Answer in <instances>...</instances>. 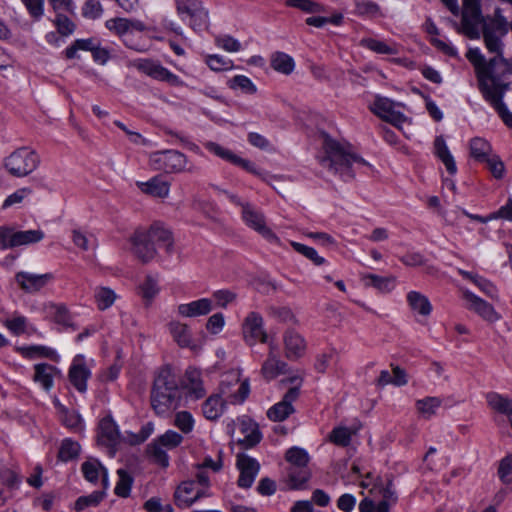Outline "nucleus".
<instances>
[{
  "instance_id": "f257e3e1",
  "label": "nucleus",
  "mask_w": 512,
  "mask_h": 512,
  "mask_svg": "<svg viewBox=\"0 0 512 512\" xmlns=\"http://www.w3.org/2000/svg\"><path fill=\"white\" fill-rule=\"evenodd\" d=\"M466 57L475 68L479 89L484 98L495 108L503 122L512 127V114L502 101L506 85L501 81L506 73H512V66L502 55H495L486 61L477 48L469 49Z\"/></svg>"
},
{
  "instance_id": "f03ea898",
  "label": "nucleus",
  "mask_w": 512,
  "mask_h": 512,
  "mask_svg": "<svg viewBox=\"0 0 512 512\" xmlns=\"http://www.w3.org/2000/svg\"><path fill=\"white\" fill-rule=\"evenodd\" d=\"M462 2L461 23L454 22L457 32L469 39H479L482 32L489 52L502 55V43L496 35L495 29L486 24L480 0H463Z\"/></svg>"
},
{
  "instance_id": "7ed1b4c3",
  "label": "nucleus",
  "mask_w": 512,
  "mask_h": 512,
  "mask_svg": "<svg viewBox=\"0 0 512 512\" xmlns=\"http://www.w3.org/2000/svg\"><path fill=\"white\" fill-rule=\"evenodd\" d=\"M132 254L142 263L147 264L158 255L156 245L163 247L168 255L173 253L174 239L172 232L161 223H154L148 230L136 229L129 237Z\"/></svg>"
},
{
  "instance_id": "20e7f679",
  "label": "nucleus",
  "mask_w": 512,
  "mask_h": 512,
  "mask_svg": "<svg viewBox=\"0 0 512 512\" xmlns=\"http://www.w3.org/2000/svg\"><path fill=\"white\" fill-rule=\"evenodd\" d=\"M179 377L170 365L159 368L155 373L151 389V406L159 416L176 409L181 400Z\"/></svg>"
},
{
  "instance_id": "39448f33",
  "label": "nucleus",
  "mask_w": 512,
  "mask_h": 512,
  "mask_svg": "<svg viewBox=\"0 0 512 512\" xmlns=\"http://www.w3.org/2000/svg\"><path fill=\"white\" fill-rule=\"evenodd\" d=\"M325 155L319 158L322 167L338 174L344 181L354 179L353 166L366 165V161L350 151V146L332 139L326 132H321Z\"/></svg>"
},
{
  "instance_id": "423d86ee",
  "label": "nucleus",
  "mask_w": 512,
  "mask_h": 512,
  "mask_svg": "<svg viewBox=\"0 0 512 512\" xmlns=\"http://www.w3.org/2000/svg\"><path fill=\"white\" fill-rule=\"evenodd\" d=\"M175 10L181 21L195 32L208 30L209 10L202 0H175Z\"/></svg>"
},
{
  "instance_id": "0eeeda50",
  "label": "nucleus",
  "mask_w": 512,
  "mask_h": 512,
  "mask_svg": "<svg viewBox=\"0 0 512 512\" xmlns=\"http://www.w3.org/2000/svg\"><path fill=\"white\" fill-rule=\"evenodd\" d=\"M39 164L40 156L27 146L17 148L3 160V166L8 173L18 178L28 176L38 168Z\"/></svg>"
},
{
  "instance_id": "6e6552de",
  "label": "nucleus",
  "mask_w": 512,
  "mask_h": 512,
  "mask_svg": "<svg viewBox=\"0 0 512 512\" xmlns=\"http://www.w3.org/2000/svg\"><path fill=\"white\" fill-rule=\"evenodd\" d=\"M150 163L155 170L166 173H178L182 171L194 172V166H187L186 156L177 150H165L153 153L150 156Z\"/></svg>"
},
{
  "instance_id": "1a4fd4ad",
  "label": "nucleus",
  "mask_w": 512,
  "mask_h": 512,
  "mask_svg": "<svg viewBox=\"0 0 512 512\" xmlns=\"http://www.w3.org/2000/svg\"><path fill=\"white\" fill-rule=\"evenodd\" d=\"M183 441V436L173 430H168L147 446V453L154 463L168 467L169 457L165 449H174Z\"/></svg>"
},
{
  "instance_id": "9d476101",
  "label": "nucleus",
  "mask_w": 512,
  "mask_h": 512,
  "mask_svg": "<svg viewBox=\"0 0 512 512\" xmlns=\"http://www.w3.org/2000/svg\"><path fill=\"white\" fill-rule=\"evenodd\" d=\"M44 238L42 230L13 231V228L0 227V249L6 250L21 245L33 244Z\"/></svg>"
},
{
  "instance_id": "9b49d317",
  "label": "nucleus",
  "mask_w": 512,
  "mask_h": 512,
  "mask_svg": "<svg viewBox=\"0 0 512 512\" xmlns=\"http://www.w3.org/2000/svg\"><path fill=\"white\" fill-rule=\"evenodd\" d=\"M289 382L296 384V386L290 388L284 395L283 399L267 411V417L272 421H284L295 411L292 403L299 396V386L302 383V379L294 376L289 378Z\"/></svg>"
},
{
  "instance_id": "f8f14e48",
  "label": "nucleus",
  "mask_w": 512,
  "mask_h": 512,
  "mask_svg": "<svg viewBox=\"0 0 512 512\" xmlns=\"http://www.w3.org/2000/svg\"><path fill=\"white\" fill-rule=\"evenodd\" d=\"M131 66L155 80L164 81L173 86L181 84V80L177 75L170 72L157 61L151 59H137L131 62Z\"/></svg>"
},
{
  "instance_id": "ddd939ff",
  "label": "nucleus",
  "mask_w": 512,
  "mask_h": 512,
  "mask_svg": "<svg viewBox=\"0 0 512 512\" xmlns=\"http://www.w3.org/2000/svg\"><path fill=\"white\" fill-rule=\"evenodd\" d=\"M236 467L240 472L238 486L244 489L250 488L260 471L259 462L245 453H238Z\"/></svg>"
},
{
  "instance_id": "4468645a",
  "label": "nucleus",
  "mask_w": 512,
  "mask_h": 512,
  "mask_svg": "<svg viewBox=\"0 0 512 512\" xmlns=\"http://www.w3.org/2000/svg\"><path fill=\"white\" fill-rule=\"evenodd\" d=\"M250 386L248 380L240 382L238 376L234 375L232 380H222L220 383V396L225 397L231 404L242 403L249 395Z\"/></svg>"
},
{
  "instance_id": "2eb2a0df",
  "label": "nucleus",
  "mask_w": 512,
  "mask_h": 512,
  "mask_svg": "<svg viewBox=\"0 0 512 512\" xmlns=\"http://www.w3.org/2000/svg\"><path fill=\"white\" fill-rule=\"evenodd\" d=\"M243 336L245 342L253 346L257 341L267 342V333L263 329V318L257 312H250L245 318L243 325Z\"/></svg>"
},
{
  "instance_id": "dca6fc26",
  "label": "nucleus",
  "mask_w": 512,
  "mask_h": 512,
  "mask_svg": "<svg viewBox=\"0 0 512 512\" xmlns=\"http://www.w3.org/2000/svg\"><path fill=\"white\" fill-rule=\"evenodd\" d=\"M242 217L245 223L269 241H277V236L265 225L264 215L251 204L243 205Z\"/></svg>"
},
{
  "instance_id": "f3484780",
  "label": "nucleus",
  "mask_w": 512,
  "mask_h": 512,
  "mask_svg": "<svg viewBox=\"0 0 512 512\" xmlns=\"http://www.w3.org/2000/svg\"><path fill=\"white\" fill-rule=\"evenodd\" d=\"M462 295L463 299L466 301L467 309L474 311L484 320L489 322H495L499 319V315L491 304L487 303L469 290H462Z\"/></svg>"
},
{
  "instance_id": "a211bd4d",
  "label": "nucleus",
  "mask_w": 512,
  "mask_h": 512,
  "mask_svg": "<svg viewBox=\"0 0 512 512\" xmlns=\"http://www.w3.org/2000/svg\"><path fill=\"white\" fill-rule=\"evenodd\" d=\"M205 148L207 150H209L210 152H212L213 154L217 155L218 157H220L234 165L240 166L252 174H255L258 176L261 175V173L255 168V166L252 162L239 157L238 155L234 154L231 150L226 149L215 142H206Z\"/></svg>"
},
{
  "instance_id": "6ab92c4d",
  "label": "nucleus",
  "mask_w": 512,
  "mask_h": 512,
  "mask_svg": "<svg viewBox=\"0 0 512 512\" xmlns=\"http://www.w3.org/2000/svg\"><path fill=\"white\" fill-rule=\"evenodd\" d=\"M372 111L393 125H398L406 120L403 113L394 109V102L388 98L378 97L373 104Z\"/></svg>"
},
{
  "instance_id": "aec40b11",
  "label": "nucleus",
  "mask_w": 512,
  "mask_h": 512,
  "mask_svg": "<svg viewBox=\"0 0 512 512\" xmlns=\"http://www.w3.org/2000/svg\"><path fill=\"white\" fill-rule=\"evenodd\" d=\"M285 356L289 360L301 358L306 350L305 339L295 330L288 329L283 335Z\"/></svg>"
},
{
  "instance_id": "412c9836",
  "label": "nucleus",
  "mask_w": 512,
  "mask_h": 512,
  "mask_svg": "<svg viewBox=\"0 0 512 512\" xmlns=\"http://www.w3.org/2000/svg\"><path fill=\"white\" fill-rule=\"evenodd\" d=\"M90 375V370L84 363V356L77 355L69 369L70 382L79 392L84 393L87 390V380Z\"/></svg>"
},
{
  "instance_id": "4be33fe9",
  "label": "nucleus",
  "mask_w": 512,
  "mask_h": 512,
  "mask_svg": "<svg viewBox=\"0 0 512 512\" xmlns=\"http://www.w3.org/2000/svg\"><path fill=\"white\" fill-rule=\"evenodd\" d=\"M53 275L51 273L45 274H33L28 272H18L15 276L16 282L19 286L27 292H37L43 288L49 281H51Z\"/></svg>"
},
{
  "instance_id": "5701e85b",
  "label": "nucleus",
  "mask_w": 512,
  "mask_h": 512,
  "mask_svg": "<svg viewBox=\"0 0 512 512\" xmlns=\"http://www.w3.org/2000/svg\"><path fill=\"white\" fill-rule=\"evenodd\" d=\"M240 431L243 434V438H240L238 443L245 449L254 447L262 439L258 424L249 418L241 420Z\"/></svg>"
},
{
  "instance_id": "b1692460",
  "label": "nucleus",
  "mask_w": 512,
  "mask_h": 512,
  "mask_svg": "<svg viewBox=\"0 0 512 512\" xmlns=\"http://www.w3.org/2000/svg\"><path fill=\"white\" fill-rule=\"evenodd\" d=\"M98 430V441L101 445L113 447L119 442L118 427L110 416L100 421Z\"/></svg>"
},
{
  "instance_id": "393cba45",
  "label": "nucleus",
  "mask_w": 512,
  "mask_h": 512,
  "mask_svg": "<svg viewBox=\"0 0 512 512\" xmlns=\"http://www.w3.org/2000/svg\"><path fill=\"white\" fill-rule=\"evenodd\" d=\"M212 308L211 299L201 298L190 303L180 304L177 311L183 317H198L209 314Z\"/></svg>"
},
{
  "instance_id": "a878e982",
  "label": "nucleus",
  "mask_w": 512,
  "mask_h": 512,
  "mask_svg": "<svg viewBox=\"0 0 512 512\" xmlns=\"http://www.w3.org/2000/svg\"><path fill=\"white\" fill-rule=\"evenodd\" d=\"M195 481H183L175 491V503L180 508L190 507L195 501L199 499V494H195Z\"/></svg>"
},
{
  "instance_id": "bb28decb",
  "label": "nucleus",
  "mask_w": 512,
  "mask_h": 512,
  "mask_svg": "<svg viewBox=\"0 0 512 512\" xmlns=\"http://www.w3.org/2000/svg\"><path fill=\"white\" fill-rule=\"evenodd\" d=\"M185 388L190 397L195 400L206 395V390L201 379V372L196 368L189 367L185 372Z\"/></svg>"
},
{
  "instance_id": "cd10ccee",
  "label": "nucleus",
  "mask_w": 512,
  "mask_h": 512,
  "mask_svg": "<svg viewBox=\"0 0 512 512\" xmlns=\"http://www.w3.org/2000/svg\"><path fill=\"white\" fill-rule=\"evenodd\" d=\"M81 470L84 478L91 483H96L101 473L103 488L104 490L108 488L109 484L107 470L104 466H102L100 461L97 459H89L82 464Z\"/></svg>"
},
{
  "instance_id": "c85d7f7f",
  "label": "nucleus",
  "mask_w": 512,
  "mask_h": 512,
  "mask_svg": "<svg viewBox=\"0 0 512 512\" xmlns=\"http://www.w3.org/2000/svg\"><path fill=\"white\" fill-rule=\"evenodd\" d=\"M59 370L48 363H39L34 366L33 380L39 383L44 390L50 391L54 384V377Z\"/></svg>"
},
{
  "instance_id": "c756f323",
  "label": "nucleus",
  "mask_w": 512,
  "mask_h": 512,
  "mask_svg": "<svg viewBox=\"0 0 512 512\" xmlns=\"http://www.w3.org/2000/svg\"><path fill=\"white\" fill-rule=\"evenodd\" d=\"M137 185L143 193L153 197L165 198L169 194L170 184L158 176L147 182H138Z\"/></svg>"
},
{
  "instance_id": "7c9ffc66",
  "label": "nucleus",
  "mask_w": 512,
  "mask_h": 512,
  "mask_svg": "<svg viewBox=\"0 0 512 512\" xmlns=\"http://www.w3.org/2000/svg\"><path fill=\"white\" fill-rule=\"evenodd\" d=\"M287 371V364L280 360L273 351L269 352L267 360L263 363L261 373L267 380L276 378Z\"/></svg>"
},
{
  "instance_id": "2f4dec72",
  "label": "nucleus",
  "mask_w": 512,
  "mask_h": 512,
  "mask_svg": "<svg viewBox=\"0 0 512 512\" xmlns=\"http://www.w3.org/2000/svg\"><path fill=\"white\" fill-rule=\"evenodd\" d=\"M225 401L219 394L211 395L202 405V412L206 419L216 420L224 412Z\"/></svg>"
},
{
  "instance_id": "473e14b6",
  "label": "nucleus",
  "mask_w": 512,
  "mask_h": 512,
  "mask_svg": "<svg viewBox=\"0 0 512 512\" xmlns=\"http://www.w3.org/2000/svg\"><path fill=\"white\" fill-rule=\"evenodd\" d=\"M486 400L494 411L506 415L508 418L512 415V399L496 392H489L486 394Z\"/></svg>"
},
{
  "instance_id": "72a5a7b5",
  "label": "nucleus",
  "mask_w": 512,
  "mask_h": 512,
  "mask_svg": "<svg viewBox=\"0 0 512 512\" xmlns=\"http://www.w3.org/2000/svg\"><path fill=\"white\" fill-rule=\"evenodd\" d=\"M360 427L338 426L329 433L328 439L337 446L347 447L351 443L352 436L357 433Z\"/></svg>"
},
{
  "instance_id": "f704fd0d",
  "label": "nucleus",
  "mask_w": 512,
  "mask_h": 512,
  "mask_svg": "<svg viewBox=\"0 0 512 512\" xmlns=\"http://www.w3.org/2000/svg\"><path fill=\"white\" fill-rule=\"evenodd\" d=\"M435 153L438 158L443 162L447 171L454 174L457 171L456 163L451 155L443 136L436 137L434 141Z\"/></svg>"
},
{
  "instance_id": "c9c22d12",
  "label": "nucleus",
  "mask_w": 512,
  "mask_h": 512,
  "mask_svg": "<svg viewBox=\"0 0 512 512\" xmlns=\"http://www.w3.org/2000/svg\"><path fill=\"white\" fill-rule=\"evenodd\" d=\"M271 67L284 75H289L295 68V62L291 56L284 52H275L270 59Z\"/></svg>"
},
{
  "instance_id": "e433bc0d",
  "label": "nucleus",
  "mask_w": 512,
  "mask_h": 512,
  "mask_svg": "<svg viewBox=\"0 0 512 512\" xmlns=\"http://www.w3.org/2000/svg\"><path fill=\"white\" fill-rule=\"evenodd\" d=\"M407 301L411 309L422 316H428L432 311L428 298L420 292L410 291L407 294Z\"/></svg>"
},
{
  "instance_id": "4c0bfd02",
  "label": "nucleus",
  "mask_w": 512,
  "mask_h": 512,
  "mask_svg": "<svg viewBox=\"0 0 512 512\" xmlns=\"http://www.w3.org/2000/svg\"><path fill=\"white\" fill-rule=\"evenodd\" d=\"M441 405L442 399L439 397H425L415 402L417 412L424 419H430L434 416Z\"/></svg>"
},
{
  "instance_id": "58836bf2",
  "label": "nucleus",
  "mask_w": 512,
  "mask_h": 512,
  "mask_svg": "<svg viewBox=\"0 0 512 512\" xmlns=\"http://www.w3.org/2000/svg\"><path fill=\"white\" fill-rule=\"evenodd\" d=\"M287 475L291 489H302L310 479L311 472L308 467H288Z\"/></svg>"
},
{
  "instance_id": "ea45409f",
  "label": "nucleus",
  "mask_w": 512,
  "mask_h": 512,
  "mask_svg": "<svg viewBox=\"0 0 512 512\" xmlns=\"http://www.w3.org/2000/svg\"><path fill=\"white\" fill-rule=\"evenodd\" d=\"M362 281L366 286H372L380 292H390L394 288L395 277H382L375 274H365L362 276Z\"/></svg>"
},
{
  "instance_id": "a19ab883",
  "label": "nucleus",
  "mask_w": 512,
  "mask_h": 512,
  "mask_svg": "<svg viewBox=\"0 0 512 512\" xmlns=\"http://www.w3.org/2000/svg\"><path fill=\"white\" fill-rule=\"evenodd\" d=\"M169 330L174 340L181 347H189L191 344V334L189 327L178 321H172L169 323Z\"/></svg>"
},
{
  "instance_id": "79ce46f5",
  "label": "nucleus",
  "mask_w": 512,
  "mask_h": 512,
  "mask_svg": "<svg viewBox=\"0 0 512 512\" xmlns=\"http://www.w3.org/2000/svg\"><path fill=\"white\" fill-rule=\"evenodd\" d=\"M458 272L464 278L473 282L481 291H483L489 297L495 298L497 296V290L495 286L487 279L462 269H459Z\"/></svg>"
},
{
  "instance_id": "37998d69",
  "label": "nucleus",
  "mask_w": 512,
  "mask_h": 512,
  "mask_svg": "<svg viewBox=\"0 0 512 512\" xmlns=\"http://www.w3.org/2000/svg\"><path fill=\"white\" fill-rule=\"evenodd\" d=\"M490 150V144L485 139L476 137L470 141L471 155L480 162H484L490 157Z\"/></svg>"
},
{
  "instance_id": "c03bdc74",
  "label": "nucleus",
  "mask_w": 512,
  "mask_h": 512,
  "mask_svg": "<svg viewBox=\"0 0 512 512\" xmlns=\"http://www.w3.org/2000/svg\"><path fill=\"white\" fill-rule=\"evenodd\" d=\"M119 477L115 486L114 492L117 496L127 498L130 495L131 487L133 484V477L124 469L117 471Z\"/></svg>"
},
{
  "instance_id": "a18cd8bd",
  "label": "nucleus",
  "mask_w": 512,
  "mask_h": 512,
  "mask_svg": "<svg viewBox=\"0 0 512 512\" xmlns=\"http://www.w3.org/2000/svg\"><path fill=\"white\" fill-rule=\"evenodd\" d=\"M361 44L378 54L395 55L398 53V49L395 45H389L384 41L373 38L363 39Z\"/></svg>"
},
{
  "instance_id": "49530a36",
  "label": "nucleus",
  "mask_w": 512,
  "mask_h": 512,
  "mask_svg": "<svg viewBox=\"0 0 512 512\" xmlns=\"http://www.w3.org/2000/svg\"><path fill=\"white\" fill-rule=\"evenodd\" d=\"M285 458L289 462V467H307L309 461L308 453L299 447L290 448Z\"/></svg>"
},
{
  "instance_id": "de8ad7c7",
  "label": "nucleus",
  "mask_w": 512,
  "mask_h": 512,
  "mask_svg": "<svg viewBox=\"0 0 512 512\" xmlns=\"http://www.w3.org/2000/svg\"><path fill=\"white\" fill-rule=\"evenodd\" d=\"M97 307L100 310H106L113 305L116 300V294L113 290L106 287H99L94 294Z\"/></svg>"
},
{
  "instance_id": "09e8293b",
  "label": "nucleus",
  "mask_w": 512,
  "mask_h": 512,
  "mask_svg": "<svg viewBox=\"0 0 512 512\" xmlns=\"http://www.w3.org/2000/svg\"><path fill=\"white\" fill-rule=\"evenodd\" d=\"M105 495L106 493L103 489L102 491H94L87 496H81L75 502V509L77 511H82L90 506L96 507L104 499Z\"/></svg>"
},
{
  "instance_id": "8fccbe9b",
  "label": "nucleus",
  "mask_w": 512,
  "mask_h": 512,
  "mask_svg": "<svg viewBox=\"0 0 512 512\" xmlns=\"http://www.w3.org/2000/svg\"><path fill=\"white\" fill-rule=\"evenodd\" d=\"M291 246L296 252L303 255L317 266L323 265L326 262L325 258L319 256L317 251L312 247L306 246L295 241L291 242Z\"/></svg>"
},
{
  "instance_id": "3c124183",
  "label": "nucleus",
  "mask_w": 512,
  "mask_h": 512,
  "mask_svg": "<svg viewBox=\"0 0 512 512\" xmlns=\"http://www.w3.org/2000/svg\"><path fill=\"white\" fill-rule=\"evenodd\" d=\"M17 351H19L24 357L33 358L35 356L53 358L55 355V351L49 347L41 346V345H33L27 347H18Z\"/></svg>"
},
{
  "instance_id": "603ef678",
  "label": "nucleus",
  "mask_w": 512,
  "mask_h": 512,
  "mask_svg": "<svg viewBox=\"0 0 512 512\" xmlns=\"http://www.w3.org/2000/svg\"><path fill=\"white\" fill-rule=\"evenodd\" d=\"M80 452V445L71 439H65L59 449L58 457L64 461H70L78 456Z\"/></svg>"
},
{
  "instance_id": "864d4df0",
  "label": "nucleus",
  "mask_w": 512,
  "mask_h": 512,
  "mask_svg": "<svg viewBox=\"0 0 512 512\" xmlns=\"http://www.w3.org/2000/svg\"><path fill=\"white\" fill-rule=\"evenodd\" d=\"M229 86L231 89H240L246 94H255L257 92L256 86L253 82L244 75H236L229 80Z\"/></svg>"
},
{
  "instance_id": "5fc2aeb1",
  "label": "nucleus",
  "mask_w": 512,
  "mask_h": 512,
  "mask_svg": "<svg viewBox=\"0 0 512 512\" xmlns=\"http://www.w3.org/2000/svg\"><path fill=\"white\" fill-rule=\"evenodd\" d=\"M174 425L184 434H188L193 430L194 419L190 412L180 411L175 415Z\"/></svg>"
},
{
  "instance_id": "6e6d98bb",
  "label": "nucleus",
  "mask_w": 512,
  "mask_h": 512,
  "mask_svg": "<svg viewBox=\"0 0 512 512\" xmlns=\"http://www.w3.org/2000/svg\"><path fill=\"white\" fill-rule=\"evenodd\" d=\"M140 288L142 297L147 301H151L159 292L158 281L151 275L146 276Z\"/></svg>"
},
{
  "instance_id": "4d7b16f0",
  "label": "nucleus",
  "mask_w": 512,
  "mask_h": 512,
  "mask_svg": "<svg viewBox=\"0 0 512 512\" xmlns=\"http://www.w3.org/2000/svg\"><path fill=\"white\" fill-rule=\"evenodd\" d=\"M95 45L92 39H78L70 47L65 50V56L67 59H73L76 57L78 50L93 51Z\"/></svg>"
},
{
  "instance_id": "13d9d810",
  "label": "nucleus",
  "mask_w": 512,
  "mask_h": 512,
  "mask_svg": "<svg viewBox=\"0 0 512 512\" xmlns=\"http://www.w3.org/2000/svg\"><path fill=\"white\" fill-rule=\"evenodd\" d=\"M287 6L298 8L307 13H320L323 6L311 0H287Z\"/></svg>"
},
{
  "instance_id": "bf43d9fd",
  "label": "nucleus",
  "mask_w": 512,
  "mask_h": 512,
  "mask_svg": "<svg viewBox=\"0 0 512 512\" xmlns=\"http://www.w3.org/2000/svg\"><path fill=\"white\" fill-rule=\"evenodd\" d=\"M205 62L213 71L228 70L232 67V61L225 60L222 56L216 54L208 55Z\"/></svg>"
},
{
  "instance_id": "052dcab7",
  "label": "nucleus",
  "mask_w": 512,
  "mask_h": 512,
  "mask_svg": "<svg viewBox=\"0 0 512 512\" xmlns=\"http://www.w3.org/2000/svg\"><path fill=\"white\" fill-rule=\"evenodd\" d=\"M6 328L14 335H21L26 330L27 319L24 316H16L4 322Z\"/></svg>"
},
{
  "instance_id": "680f3d73",
  "label": "nucleus",
  "mask_w": 512,
  "mask_h": 512,
  "mask_svg": "<svg viewBox=\"0 0 512 512\" xmlns=\"http://www.w3.org/2000/svg\"><path fill=\"white\" fill-rule=\"evenodd\" d=\"M498 475L502 482L506 484L512 482V454L501 460L498 468Z\"/></svg>"
},
{
  "instance_id": "e2e57ef3",
  "label": "nucleus",
  "mask_w": 512,
  "mask_h": 512,
  "mask_svg": "<svg viewBox=\"0 0 512 512\" xmlns=\"http://www.w3.org/2000/svg\"><path fill=\"white\" fill-rule=\"evenodd\" d=\"M215 42L217 46L228 52H238L241 49L240 42L230 35L217 36Z\"/></svg>"
},
{
  "instance_id": "0e129e2a",
  "label": "nucleus",
  "mask_w": 512,
  "mask_h": 512,
  "mask_svg": "<svg viewBox=\"0 0 512 512\" xmlns=\"http://www.w3.org/2000/svg\"><path fill=\"white\" fill-rule=\"evenodd\" d=\"M32 194V189L29 187H23L16 190L14 193L9 195L3 202L2 207L8 208L14 204L21 203L26 197Z\"/></svg>"
},
{
  "instance_id": "69168bd1",
  "label": "nucleus",
  "mask_w": 512,
  "mask_h": 512,
  "mask_svg": "<svg viewBox=\"0 0 512 512\" xmlns=\"http://www.w3.org/2000/svg\"><path fill=\"white\" fill-rule=\"evenodd\" d=\"M106 27L110 31H114L117 35L122 36L129 33L127 18H114L106 21Z\"/></svg>"
},
{
  "instance_id": "338daca9",
  "label": "nucleus",
  "mask_w": 512,
  "mask_h": 512,
  "mask_svg": "<svg viewBox=\"0 0 512 512\" xmlns=\"http://www.w3.org/2000/svg\"><path fill=\"white\" fill-rule=\"evenodd\" d=\"M55 24L58 32L64 36L73 33L75 29L74 23L66 15L60 13L56 17Z\"/></svg>"
},
{
  "instance_id": "774afa93",
  "label": "nucleus",
  "mask_w": 512,
  "mask_h": 512,
  "mask_svg": "<svg viewBox=\"0 0 512 512\" xmlns=\"http://www.w3.org/2000/svg\"><path fill=\"white\" fill-rule=\"evenodd\" d=\"M484 162L487 164L488 169L495 178L501 179L503 177L505 168L503 162L498 156L489 157Z\"/></svg>"
}]
</instances>
